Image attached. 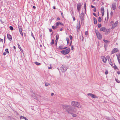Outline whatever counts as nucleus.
<instances>
[{
    "label": "nucleus",
    "instance_id": "nucleus-1",
    "mask_svg": "<svg viewBox=\"0 0 120 120\" xmlns=\"http://www.w3.org/2000/svg\"><path fill=\"white\" fill-rule=\"evenodd\" d=\"M64 107L66 109V111L71 114L73 117H75L77 116V115L74 113L77 111V109L75 108L71 107L70 105H65Z\"/></svg>",
    "mask_w": 120,
    "mask_h": 120
},
{
    "label": "nucleus",
    "instance_id": "nucleus-2",
    "mask_svg": "<svg viewBox=\"0 0 120 120\" xmlns=\"http://www.w3.org/2000/svg\"><path fill=\"white\" fill-rule=\"evenodd\" d=\"M71 105L72 106L76 107L79 108H82V105L80 104L79 102L73 101L71 102Z\"/></svg>",
    "mask_w": 120,
    "mask_h": 120
},
{
    "label": "nucleus",
    "instance_id": "nucleus-3",
    "mask_svg": "<svg viewBox=\"0 0 120 120\" xmlns=\"http://www.w3.org/2000/svg\"><path fill=\"white\" fill-rule=\"evenodd\" d=\"M70 49L68 48L67 49L64 50H63L61 51V53L64 54H68L69 52L70 51Z\"/></svg>",
    "mask_w": 120,
    "mask_h": 120
},
{
    "label": "nucleus",
    "instance_id": "nucleus-4",
    "mask_svg": "<svg viewBox=\"0 0 120 120\" xmlns=\"http://www.w3.org/2000/svg\"><path fill=\"white\" fill-rule=\"evenodd\" d=\"M95 32L98 39H101L102 38V36L101 34L96 29L95 30Z\"/></svg>",
    "mask_w": 120,
    "mask_h": 120
},
{
    "label": "nucleus",
    "instance_id": "nucleus-5",
    "mask_svg": "<svg viewBox=\"0 0 120 120\" xmlns=\"http://www.w3.org/2000/svg\"><path fill=\"white\" fill-rule=\"evenodd\" d=\"M68 67L65 65H62L61 67L60 68L61 70H62L63 71H65L68 69Z\"/></svg>",
    "mask_w": 120,
    "mask_h": 120
},
{
    "label": "nucleus",
    "instance_id": "nucleus-6",
    "mask_svg": "<svg viewBox=\"0 0 120 120\" xmlns=\"http://www.w3.org/2000/svg\"><path fill=\"white\" fill-rule=\"evenodd\" d=\"M118 23V22L117 21L115 23L113 24L112 25V29H113L116 26H117Z\"/></svg>",
    "mask_w": 120,
    "mask_h": 120
},
{
    "label": "nucleus",
    "instance_id": "nucleus-7",
    "mask_svg": "<svg viewBox=\"0 0 120 120\" xmlns=\"http://www.w3.org/2000/svg\"><path fill=\"white\" fill-rule=\"evenodd\" d=\"M118 51V49L117 48H114L112 51V54H113L114 53Z\"/></svg>",
    "mask_w": 120,
    "mask_h": 120
},
{
    "label": "nucleus",
    "instance_id": "nucleus-8",
    "mask_svg": "<svg viewBox=\"0 0 120 120\" xmlns=\"http://www.w3.org/2000/svg\"><path fill=\"white\" fill-rule=\"evenodd\" d=\"M112 6L113 9L114 10H115L116 6V4L115 3H113L112 4Z\"/></svg>",
    "mask_w": 120,
    "mask_h": 120
},
{
    "label": "nucleus",
    "instance_id": "nucleus-9",
    "mask_svg": "<svg viewBox=\"0 0 120 120\" xmlns=\"http://www.w3.org/2000/svg\"><path fill=\"white\" fill-rule=\"evenodd\" d=\"M101 58L102 59L103 62L104 63H106L107 61V59L104 56H101Z\"/></svg>",
    "mask_w": 120,
    "mask_h": 120
},
{
    "label": "nucleus",
    "instance_id": "nucleus-10",
    "mask_svg": "<svg viewBox=\"0 0 120 120\" xmlns=\"http://www.w3.org/2000/svg\"><path fill=\"white\" fill-rule=\"evenodd\" d=\"M81 4L80 3H79L77 5V9L78 11L79 12L80 10L81 7Z\"/></svg>",
    "mask_w": 120,
    "mask_h": 120
},
{
    "label": "nucleus",
    "instance_id": "nucleus-11",
    "mask_svg": "<svg viewBox=\"0 0 120 120\" xmlns=\"http://www.w3.org/2000/svg\"><path fill=\"white\" fill-rule=\"evenodd\" d=\"M84 13H82L80 15V19L81 20H82L84 19Z\"/></svg>",
    "mask_w": 120,
    "mask_h": 120
},
{
    "label": "nucleus",
    "instance_id": "nucleus-12",
    "mask_svg": "<svg viewBox=\"0 0 120 120\" xmlns=\"http://www.w3.org/2000/svg\"><path fill=\"white\" fill-rule=\"evenodd\" d=\"M100 30L101 31H103L104 32H105L106 30V29L105 27H102L100 29Z\"/></svg>",
    "mask_w": 120,
    "mask_h": 120
},
{
    "label": "nucleus",
    "instance_id": "nucleus-13",
    "mask_svg": "<svg viewBox=\"0 0 120 120\" xmlns=\"http://www.w3.org/2000/svg\"><path fill=\"white\" fill-rule=\"evenodd\" d=\"M7 36L8 38L10 40V41H11L12 40V37L9 34H7Z\"/></svg>",
    "mask_w": 120,
    "mask_h": 120
},
{
    "label": "nucleus",
    "instance_id": "nucleus-14",
    "mask_svg": "<svg viewBox=\"0 0 120 120\" xmlns=\"http://www.w3.org/2000/svg\"><path fill=\"white\" fill-rule=\"evenodd\" d=\"M80 23L79 24H78L77 25L76 28H77V32H78L79 31V30L80 29Z\"/></svg>",
    "mask_w": 120,
    "mask_h": 120
},
{
    "label": "nucleus",
    "instance_id": "nucleus-15",
    "mask_svg": "<svg viewBox=\"0 0 120 120\" xmlns=\"http://www.w3.org/2000/svg\"><path fill=\"white\" fill-rule=\"evenodd\" d=\"M59 25H62V24L61 22H57L56 23V26H58Z\"/></svg>",
    "mask_w": 120,
    "mask_h": 120
},
{
    "label": "nucleus",
    "instance_id": "nucleus-16",
    "mask_svg": "<svg viewBox=\"0 0 120 120\" xmlns=\"http://www.w3.org/2000/svg\"><path fill=\"white\" fill-rule=\"evenodd\" d=\"M67 47H63L62 45H61L59 47L58 49H59L61 50L62 49H65Z\"/></svg>",
    "mask_w": 120,
    "mask_h": 120
},
{
    "label": "nucleus",
    "instance_id": "nucleus-17",
    "mask_svg": "<svg viewBox=\"0 0 120 120\" xmlns=\"http://www.w3.org/2000/svg\"><path fill=\"white\" fill-rule=\"evenodd\" d=\"M19 30L20 33L21 35L22 36L23 35V34L22 31V29L21 28H20V27H19Z\"/></svg>",
    "mask_w": 120,
    "mask_h": 120
},
{
    "label": "nucleus",
    "instance_id": "nucleus-18",
    "mask_svg": "<svg viewBox=\"0 0 120 120\" xmlns=\"http://www.w3.org/2000/svg\"><path fill=\"white\" fill-rule=\"evenodd\" d=\"M101 13H104V8L103 7H102L101 8Z\"/></svg>",
    "mask_w": 120,
    "mask_h": 120
},
{
    "label": "nucleus",
    "instance_id": "nucleus-19",
    "mask_svg": "<svg viewBox=\"0 0 120 120\" xmlns=\"http://www.w3.org/2000/svg\"><path fill=\"white\" fill-rule=\"evenodd\" d=\"M94 23L96 24L97 23V20L94 17Z\"/></svg>",
    "mask_w": 120,
    "mask_h": 120
},
{
    "label": "nucleus",
    "instance_id": "nucleus-20",
    "mask_svg": "<svg viewBox=\"0 0 120 120\" xmlns=\"http://www.w3.org/2000/svg\"><path fill=\"white\" fill-rule=\"evenodd\" d=\"M24 119L25 120H28L26 117L23 116H21L20 117V119Z\"/></svg>",
    "mask_w": 120,
    "mask_h": 120
},
{
    "label": "nucleus",
    "instance_id": "nucleus-21",
    "mask_svg": "<svg viewBox=\"0 0 120 120\" xmlns=\"http://www.w3.org/2000/svg\"><path fill=\"white\" fill-rule=\"evenodd\" d=\"M108 61L110 64L112 66V63L111 61V59L110 58L109 59H108Z\"/></svg>",
    "mask_w": 120,
    "mask_h": 120
},
{
    "label": "nucleus",
    "instance_id": "nucleus-22",
    "mask_svg": "<svg viewBox=\"0 0 120 120\" xmlns=\"http://www.w3.org/2000/svg\"><path fill=\"white\" fill-rule=\"evenodd\" d=\"M34 63L37 65L39 66L41 65V64L39 63H38L37 62H35Z\"/></svg>",
    "mask_w": 120,
    "mask_h": 120
},
{
    "label": "nucleus",
    "instance_id": "nucleus-23",
    "mask_svg": "<svg viewBox=\"0 0 120 120\" xmlns=\"http://www.w3.org/2000/svg\"><path fill=\"white\" fill-rule=\"evenodd\" d=\"M92 98H98V97H97L94 94H93Z\"/></svg>",
    "mask_w": 120,
    "mask_h": 120
},
{
    "label": "nucleus",
    "instance_id": "nucleus-24",
    "mask_svg": "<svg viewBox=\"0 0 120 120\" xmlns=\"http://www.w3.org/2000/svg\"><path fill=\"white\" fill-rule=\"evenodd\" d=\"M59 38V35L58 34H57L56 35V40H57Z\"/></svg>",
    "mask_w": 120,
    "mask_h": 120
},
{
    "label": "nucleus",
    "instance_id": "nucleus-25",
    "mask_svg": "<svg viewBox=\"0 0 120 120\" xmlns=\"http://www.w3.org/2000/svg\"><path fill=\"white\" fill-rule=\"evenodd\" d=\"M54 42V40L53 39H52V41L51 42L50 44L51 45H53V44Z\"/></svg>",
    "mask_w": 120,
    "mask_h": 120
},
{
    "label": "nucleus",
    "instance_id": "nucleus-26",
    "mask_svg": "<svg viewBox=\"0 0 120 120\" xmlns=\"http://www.w3.org/2000/svg\"><path fill=\"white\" fill-rule=\"evenodd\" d=\"M87 95L88 96H90L92 98V96L93 95V94H92L91 93H88L87 94Z\"/></svg>",
    "mask_w": 120,
    "mask_h": 120
},
{
    "label": "nucleus",
    "instance_id": "nucleus-27",
    "mask_svg": "<svg viewBox=\"0 0 120 120\" xmlns=\"http://www.w3.org/2000/svg\"><path fill=\"white\" fill-rule=\"evenodd\" d=\"M10 28V29L11 30H13V27L11 26H10L9 27Z\"/></svg>",
    "mask_w": 120,
    "mask_h": 120
},
{
    "label": "nucleus",
    "instance_id": "nucleus-28",
    "mask_svg": "<svg viewBox=\"0 0 120 120\" xmlns=\"http://www.w3.org/2000/svg\"><path fill=\"white\" fill-rule=\"evenodd\" d=\"M101 17H99L98 19V21L99 22H101Z\"/></svg>",
    "mask_w": 120,
    "mask_h": 120
},
{
    "label": "nucleus",
    "instance_id": "nucleus-29",
    "mask_svg": "<svg viewBox=\"0 0 120 120\" xmlns=\"http://www.w3.org/2000/svg\"><path fill=\"white\" fill-rule=\"evenodd\" d=\"M103 41L105 42L106 43H107L109 41L107 40H105V39H104L103 40Z\"/></svg>",
    "mask_w": 120,
    "mask_h": 120
},
{
    "label": "nucleus",
    "instance_id": "nucleus-30",
    "mask_svg": "<svg viewBox=\"0 0 120 120\" xmlns=\"http://www.w3.org/2000/svg\"><path fill=\"white\" fill-rule=\"evenodd\" d=\"M45 86H48V85H50V84L49 83H45Z\"/></svg>",
    "mask_w": 120,
    "mask_h": 120
},
{
    "label": "nucleus",
    "instance_id": "nucleus-31",
    "mask_svg": "<svg viewBox=\"0 0 120 120\" xmlns=\"http://www.w3.org/2000/svg\"><path fill=\"white\" fill-rule=\"evenodd\" d=\"M6 52H7L8 53H9V52L8 51V49H6L5 50Z\"/></svg>",
    "mask_w": 120,
    "mask_h": 120
},
{
    "label": "nucleus",
    "instance_id": "nucleus-32",
    "mask_svg": "<svg viewBox=\"0 0 120 120\" xmlns=\"http://www.w3.org/2000/svg\"><path fill=\"white\" fill-rule=\"evenodd\" d=\"M66 40L67 41V43L68 44L69 43V38H67Z\"/></svg>",
    "mask_w": 120,
    "mask_h": 120
},
{
    "label": "nucleus",
    "instance_id": "nucleus-33",
    "mask_svg": "<svg viewBox=\"0 0 120 120\" xmlns=\"http://www.w3.org/2000/svg\"><path fill=\"white\" fill-rule=\"evenodd\" d=\"M18 48L20 49H21V50H22V49H21L20 45L19 44H18Z\"/></svg>",
    "mask_w": 120,
    "mask_h": 120
},
{
    "label": "nucleus",
    "instance_id": "nucleus-34",
    "mask_svg": "<svg viewBox=\"0 0 120 120\" xmlns=\"http://www.w3.org/2000/svg\"><path fill=\"white\" fill-rule=\"evenodd\" d=\"M98 26L99 28H100L101 26V24H98Z\"/></svg>",
    "mask_w": 120,
    "mask_h": 120
},
{
    "label": "nucleus",
    "instance_id": "nucleus-35",
    "mask_svg": "<svg viewBox=\"0 0 120 120\" xmlns=\"http://www.w3.org/2000/svg\"><path fill=\"white\" fill-rule=\"evenodd\" d=\"M52 28L53 29H55L57 27V26H56V27H55L54 26H52Z\"/></svg>",
    "mask_w": 120,
    "mask_h": 120
},
{
    "label": "nucleus",
    "instance_id": "nucleus-36",
    "mask_svg": "<svg viewBox=\"0 0 120 120\" xmlns=\"http://www.w3.org/2000/svg\"><path fill=\"white\" fill-rule=\"evenodd\" d=\"M107 20H108L109 19V15H108V12H107Z\"/></svg>",
    "mask_w": 120,
    "mask_h": 120
},
{
    "label": "nucleus",
    "instance_id": "nucleus-37",
    "mask_svg": "<svg viewBox=\"0 0 120 120\" xmlns=\"http://www.w3.org/2000/svg\"><path fill=\"white\" fill-rule=\"evenodd\" d=\"M86 3H84V5L85 8V10L86 9Z\"/></svg>",
    "mask_w": 120,
    "mask_h": 120
},
{
    "label": "nucleus",
    "instance_id": "nucleus-38",
    "mask_svg": "<svg viewBox=\"0 0 120 120\" xmlns=\"http://www.w3.org/2000/svg\"><path fill=\"white\" fill-rule=\"evenodd\" d=\"M115 80L116 82H118V83H120V82L117 79H115Z\"/></svg>",
    "mask_w": 120,
    "mask_h": 120
},
{
    "label": "nucleus",
    "instance_id": "nucleus-39",
    "mask_svg": "<svg viewBox=\"0 0 120 120\" xmlns=\"http://www.w3.org/2000/svg\"><path fill=\"white\" fill-rule=\"evenodd\" d=\"M116 56L117 58L118 57V58H120V54H119V55H116Z\"/></svg>",
    "mask_w": 120,
    "mask_h": 120
},
{
    "label": "nucleus",
    "instance_id": "nucleus-40",
    "mask_svg": "<svg viewBox=\"0 0 120 120\" xmlns=\"http://www.w3.org/2000/svg\"><path fill=\"white\" fill-rule=\"evenodd\" d=\"M113 68H114V69H116L117 68V67L116 66H113Z\"/></svg>",
    "mask_w": 120,
    "mask_h": 120
},
{
    "label": "nucleus",
    "instance_id": "nucleus-41",
    "mask_svg": "<svg viewBox=\"0 0 120 120\" xmlns=\"http://www.w3.org/2000/svg\"><path fill=\"white\" fill-rule=\"evenodd\" d=\"M88 33L87 31H86L85 32V34L86 35H88Z\"/></svg>",
    "mask_w": 120,
    "mask_h": 120
},
{
    "label": "nucleus",
    "instance_id": "nucleus-42",
    "mask_svg": "<svg viewBox=\"0 0 120 120\" xmlns=\"http://www.w3.org/2000/svg\"><path fill=\"white\" fill-rule=\"evenodd\" d=\"M69 37H70V39H71V40L72 39V37L71 35H70Z\"/></svg>",
    "mask_w": 120,
    "mask_h": 120
},
{
    "label": "nucleus",
    "instance_id": "nucleus-43",
    "mask_svg": "<svg viewBox=\"0 0 120 120\" xmlns=\"http://www.w3.org/2000/svg\"><path fill=\"white\" fill-rule=\"evenodd\" d=\"M71 48L72 50H73V46L72 45H71Z\"/></svg>",
    "mask_w": 120,
    "mask_h": 120
},
{
    "label": "nucleus",
    "instance_id": "nucleus-44",
    "mask_svg": "<svg viewBox=\"0 0 120 120\" xmlns=\"http://www.w3.org/2000/svg\"><path fill=\"white\" fill-rule=\"evenodd\" d=\"M108 71H107V70L105 72V74L107 75L108 74Z\"/></svg>",
    "mask_w": 120,
    "mask_h": 120
},
{
    "label": "nucleus",
    "instance_id": "nucleus-45",
    "mask_svg": "<svg viewBox=\"0 0 120 120\" xmlns=\"http://www.w3.org/2000/svg\"><path fill=\"white\" fill-rule=\"evenodd\" d=\"M96 11V8H94V12H95Z\"/></svg>",
    "mask_w": 120,
    "mask_h": 120
},
{
    "label": "nucleus",
    "instance_id": "nucleus-46",
    "mask_svg": "<svg viewBox=\"0 0 120 120\" xmlns=\"http://www.w3.org/2000/svg\"><path fill=\"white\" fill-rule=\"evenodd\" d=\"M93 14L95 16H97V15L95 13H93Z\"/></svg>",
    "mask_w": 120,
    "mask_h": 120
},
{
    "label": "nucleus",
    "instance_id": "nucleus-47",
    "mask_svg": "<svg viewBox=\"0 0 120 120\" xmlns=\"http://www.w3.org/2000/svg\"><path fill=\"white\" fill-rule=\"evenodd\" d=\"M1 41L2 42L3 41V40L0 38V41Z\"/></svg>",
    "mask_w": 120,
    "mask_h": 120
},
{
    "label": "nucleus",
    "instance_id": "nucleus-48",
    "mask_svg": "<svg viewBox=\"0 0 120 120\" xmlns=\"http://www.w3.org/2000/svg\"><path fill=\"white\" fill-rule=\"evenodd\" d=\"M73 20L75 21V18L74 17H73Z\"/></svg>",
    "mask_w": 120,
    "mask_h": 120
},
{
    "label": "nucleus",
    "instance_id": "nucleus-49",
    "mask_svg": "<svg viewBox=\"0 0 120 120\" xmlns=\"http://www.w3.org/2000/svg\"><path fill=\"white\" fill-rule=\"evenodd\" d=\"M52 29H49V31L50 32H51L52 31Z\"/></svg>",
    "mask_w": 120,
    "mask_h": 120
},
{
    "label": "nucleus",
    "instance_id": "nucleus-50",
    "mask_svg": "<svg viewBox=\"0 0 120 120\" xmlns=\"http://www.w3.org/2000/svg\"><path fill=\"white\" fill-rule=\"evenodd\" d=\"M118 60V62L120 61V59L118 58V59H117Z\"/></svg>",
    "mask_w": 120,
    "mask_h": 120
},
{
    "label": "nucleus",
    "instance_id": "nucleus-51",
    "mask_svg": "<svg viewBox=\"0 0 120 120\" xmlns=\"http://www.w3.org/2000/svg\"><path fill=\"white\" fill-rule=\"evenodd\" d=\"M52 68V67H48V69H51Z\"/></svg>",
    "mask_w": 120,
    "mask_h": 120
},
{
    "label": "nucleus",
    "instance_id": "nucleus-52",
    "mask_svg": "<svg viewBox=\"0 0 120 120\" xmlns=\"http://www.w3.org/2000/svg\"><path fill=\"white\" fill-rule=\"evenodd\" d=\"M54 95V93H52L51 94V96H52Z\"/></svg>",
    "mask_w": 120,
    "mask_h": 120
},
{
    "label": "nucleus",
    "instance_id": "nucleus-53",
    "mask_svg": "<svg viewBox=\"0 0 120 120\" xmlns=\"http://www.w3.org/2000/svg\"><path fill=\"white\" fill-rule=\"evenodd\" d=\"M3 55H6V52H4L3 53Z\"/></svg>",
    "mask_w": 120,
    "mask_h": 120
},
{
    "label": "nucleus",
    "instance_id": "nucleus-54",
    "mask_svg": "<svg viewBox=\"0 0 120 120\" xmlns=\"http://www.w3.org/2000/svg\"><path fill=\"white\" fill-rule=\"evenodd\" d=\"M57 19L60 20V19L59 17H58L57 18Z\"/></svg>",
    "mask_w": 120,
    "mask_h": 120
},
{
    "label": "nucleus",
    "instance_id": "nucleus-55",
    "mask_svg": "<svg viewBox=\"0 0 120 120\" xmlns=\"http://www.w3.org/2000/svg\"><path fill=\"white\" fill-rule=\"evenodd\" d=\"M55 43H56V45H57V41H56V40L55 41Z\"/></svg>",
    "mask_w": 120,
    "mask_h": 120
},
{
    "label": "nucleus",
    "instance_id": "nucleus-56",
    "mask_svg": "<svg viewBox=\"0 0 120 120\" xmlns=\"http://www.w3.org/2000/svg\"><path fill=\"white\" fill-rule=\"evenodd\" d=\"M91 7L92 8H95V7L94 6L92 5H91Z\"/></svg>",
    "mask_w": 120,
    "mask_h": 120
},
{
    "label": "nucleus",
    "instance_id": "nucleus-57",
    "mask_svg": "<svg viewBox=\"0 0 120 120\" xmlns=\"http://www.w3.org/2000/svg\"><path fill=\"white\" fill-rule=\"evenodd\" d=\"M31 35H32V37H33L34 36V35L33 34V33H32V32H31Z\"/></svg>",
    "mask_w": 120,
    "mask_h": 120
},
{
    "label": "nucleus",
    "instance_id": "nucleus-58",
    "mask_svg": "<svg viewBox=\"0 0 120 120\" xmlns=\"http://www.w3.org/2000/svg\"><path fill=\"white\" fill-rule=\"evenodd\" d=\"M53 8L54 9H56L55 7L54 6H53Z\"/></svg>",
    "mask_w": 120,
    "mask_h": 120
},
{
    "label": "nucleus",
    "instance_id": "nucleus-59",
    "mask_svg": "<svg viewBox=\"0 0 120 120\" xmlns=\"http://www.w3.org/2000/svg\"><path fill=\"white\" fill-rule=\"evenodd\" d=\"M33 8L34 9H35L36 8V7L35 6H34L33 7Z\"/></svg>",
    "mask_w": 120,
    "mask_h": 120
},
{
    "label": "nucleus",
    "instance_id": "nucleus-60",
    "mask_svg": "<svg viewBox=\"0 0 120 120\" xmlns=\"http://www.w3.org/2000/svg\"><path fill=\"white\" fill-rule=\"evenodd\" d=\"M13 48L14 49H16L15 47V46H13Z\"/></svg>",
    "mask_w": 120,
    "mask_h": 120
},
{
    "label": "nucleus",
    "instance_id": "nucleus-61",
    "mask_svg": "<svg viewBox=\"0 0 120 120\" xmlns=\"http://www.w3.org/2000/svg\"><path fill=\"white\" fill-rule=\"evenodd\" d=\"M71 42H72V41H71V42L70 43V45H71Z\"/></svg>",
    "mask_w": 120,
    "mask_h": 120
},
{
    "label": "nucleus",
    "instance_id": "nucleus-62",
    "mask_svg": "<svg viewBox=\"0 0 120 120\" xmlns=\"http://www.w3.org/2000/svg\"><path fill=\"white\" fill-rule=\"evenodd\" d=\"M102 16H103L104 15V13H102Z\"/></svg>",
    "mask_w": 120,
    "mask_h": 120
},
{
    "label": "nucleus",
    "instance_id": "nucleus-63",
    "mask_svg": "<svg viewBox=\"0 0 120 120\" xmlns=\"http://www.w3.org/2000/svg\"><path fill=\"white\" fill-rule=\"evenodd\" d=\"M113 22L112 21L111 22V24H112V23H113Z\"/></svg>",
    "mask_w": 120,
    "mask_h": 120
},
{
    "label": "nucleus",
    "instance_id": "nucleus-64",
    "mask_svg": "<svg viewBox=\"0 0 120 120\" xmlns=\"http://www.w3.org/2000/svg\"><path fill=\"white\" fill-rule=\"evenodd\" d=\"M33 37V38H34V40H35V38L34 37V36Z\"/></svg>",
    "mask_w": 120,
    "mask_h": 120
}]
</instances>
